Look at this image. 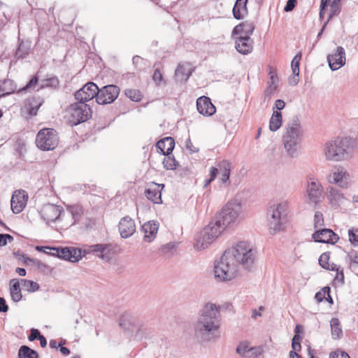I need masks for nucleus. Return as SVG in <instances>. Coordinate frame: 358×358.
Masks as SVG:
<instances>
[{
  "instance_id": "473e14b6",
  "label": "nucleus",
  "mask_w": 358,
  "mask_h": 358,
  "mask_svg": "<svg viewBox=\"0 0 358 358\" xmlns=\"http://www.w3.org/2000/svg\"><path fill=\"white\" fill-rule=\"evenodd\" d=\"M43 100L40 97H34L27 101L26 104L29 115L34 116L36 115L38 108L42 106Z\"/></svg>"
},
{
  "instance_id": "774afa93",
  "label": "nucleus",
  "mask_w": 358,
  "mask_h": 358,
  "mask_svg": "<svg viewBox=\"0 0 358 358\" xmlns=\"http://www.w3.org/2000/svg\"><path fill=\"white\" fill-rule=\"evenodd\" d=\"M344 274L343 271H341L340 272L337 271L336 275L334 278V280L339 281L341 284L344 283Z\"/></svg>"
},
{
  "instance_id": "79ce46f5",
  "label": "nucleus",
  "mask_w": 358,
  "mask_h": 358,
  "mask_svg": "<svg viewBox=\"0 0 358 358\" xmlns=\"http://www.w3.org/2000/svg\"><path fill=\"white\" fill-rule=\"evenodd\" d=\"M24 265H33L36 266L38 270L42 271H45V268H47V266L40 260L29 257H26L24 259Z\"/></svg>"
},
{
  "instance_id": "f257e3e1",
  "label": "nucleus",
  "mask_w": 358,
  "mask_h": 358,
  "mask_svg": "<svg viewBox=\"0 0 358 358\" xmlns=\"http://www.w3.org/2000/svg\"><path fill=\"white\" fill-rule=\"evenodd\" d=\"M257 259V250L250 243L240 241L226 250L220 261L215 264V278L221 282L231 280L236 276L239 266L252 271Z\"/></svg>"
},
{
  "instance_id": "20e7f679",
  "label": "nucleus",
  "mask_w": 358,
  "mask_h": 358,
  "mask_svg": "<svg viewBox=\"0 0 358 358\" xmlns=\"http://www.w3.org/2000/svg\"><path fill=\"white\" fill-rule=\"evenodd\" d=\"M355 149V141L352 138H338L326 143L324 155L327 160L339 162L348 159Z\"/></svg>"
},
{
  "instance_id": "9d476101",
  "label": "nucleus",
  "mask_w": 358,
  "mask_h": 358,
  "mask_svg": "<svg viewBox=\"0 0 358 358\" xmlns=\"http://www.w3.org/2000/svg\"><path fill=\"white\" fill-rule=\"evenodd\" d=\"M84 252L96 254L98 257L105 262L110 261L115 253V246L110 243L92 245L88 248L85 249Z\"/></svg>"
},
{
  "instance_id": "c756f323",
  "label": "nucleus",
  "mask_w": 358,
  "mask_h": 358,
  "mask_svg": "<svg viewBox=\"0 0 358 358\" xmlns=\"http://www.w3.org/2000/svg\"><path fill=\"white\" fill-rule=\"evenodd\" d=\"M217 167L221 173L220 180L224 184H227V186L230 185L229 176L231 172V164L226 160H222L217 164Z\"/></svg>"
},
{
  "instance_id": "a878e982",
  "label": "nucleus",
  "mask_w": 358,
  "mask_h": 358,
  "mask_svg": "<svg viewBox=\"0 0 358 358\" xmlns=\"http://www.w3.org/2000/svg\"><path fill=\"white\" fill-rule=\"evenodd\" d=\"M175 147L174 139L171 137H166L159 141L156 144V148L159 153L163 155H171Z\"/></svg>"
},
{
  "instance_id": "5701e85b",
  "label": "nucleus",
  "mask_w": 358,
  "mask_h": 358,
  "mask_svg": "<svg viewBox=\"0 0 358 358\" xmlns=\"http://www.w3.org/2000/svg\"><path fill=\"white\" fill-rule=\"evenodd\" d=\"M214 241V238L211 236L210 233L205 227L196 238L194 246L196 250H202L207 248Z\"/></svg>"
},
{
  "instance_id": "b1692460",
  "label": "nucleus",
  "mask_w": 358,
  "mask_h": 358,
  "mask_svg": "<svg viewBox=\"0 0 358 358\" xmlns=\"http://www.w3.org/2000/svg\"><path fill=\"white\" fill-rule=\"evenodd\" d=\"M159 224L156 221H148L142 226V231L144 233V239L147 242L152 241L157 234Z\"/></svg>"
},
{
  "instance_id": "13d9d810",
  "label": "nucleus",
  "mask_w": 358,
  "mask_h": 358,
  "mask_svg": "<svg viewBox=\"0 0 358 358\" xmlns=\"http://www.w3.org/2000/svg\"><path fill=\"white\" fill-rule=\"evenodd\" d=\"M292 347L294 352L299 351L301 348V343L299 342V337L295 335L292 339Z\"/></svg>"
},
{
  "instance_id": "bf43d9fd",
  "label": "nucleus",
  "mask_w": 358,
  "mask_h": 358,
  "mask_svg": "<svg viewBox=\"0 0 358 358\" xmlns=\"http://www.w3.org/2000/svg\"><path fill=\"white\" fill-rule=\"evenodd\" d=\"M41 336V334L38 329H32L31 330V334L28 336V339L30 341H33L36 339H38Z\"/></svg>"
},
{
  "instance_id": "2f4dec72",
  "label": "nucleus",
  "mask_w": 358,
  "mask_h": 358,
  "mask_svg": "<svg viewBox=\"0 0 358 358\" xmlns=\"http://www.w3.org/2000/svg\"><path fill=\"white\" fill-rule=\"evenodd\" d=\"M247 3L248 0H236L233 8V15L236 19L241 20L247 14Z\"/></svg>"
},
{
  "instance_id": "7c9ffc66",
  "label": "nucleus",
  "mask_w": 358,
  "mask_h": 358,
  "mask_svg": "<svg viewBox=\"0 0 358 358\" xmlns=\"http://www.w3.org/2000/svg\"><path fill=\"white\" fill-rule=\"evenodd\" d=\"M191 74L192 69L189 64H178L175 72L176 78L180 82L187 81Z\"/></svg>"
},
{
  "instance_id": "cd10ccee",
  "label": "nucleus",
  "mask_w": 358,
  "mask_h": 358,
  "mask_svg": "<svg viewBox=\"0 0 358 358\" xmlns=\"http://www.w3.org/2000/svg\"><path fill=\"white\" fill-rule=\"evenodd\" d=\"M327 199L332 206L338 207L345 201V197L343 194L337 189L331 187L327 188Z\"/></svg>"
},
{
  "instance_id": "37998d69",
  "label": "nucleus",
  "mask_w": 358,
  "mask_h": 358,
  "mask_svg": "<svg viewBox=\"0 0 358 358\" xmlns=\"http://www.w3.org/2000/svg\"><path fill=\"white\" fill-rule=\"evenodd\" d=\"M125 95L133 101H139L142 99V94L138 90L127 89L124 91Z\"/></svg>"
},
{
  "instance_id": "3c124183",
  "label": "nucleus",
  "mask_w": 358,
  "mask_h": 358,
  "mask_svg": "<svg viewBox=\"0 0 358 358\" xmlns=\"http://www.w3.org/2000/svg\"><path fill=\"white\" fill-rule=\"evenodd\" d=\"M270 78L267 83L268 86L278 87V78L276 74L273 73L271 71L269 72Z\"/></svg>"
},
{
  "instance_id": "dca6fc26",
  "label": "nucleus",
  "mask_w": 358,
  "mask_h": 358,
  "mask_svg": "<svg viewBox=\"0 0 358 358\" xmlns=\"http://www.w3.org/2000/svg\"><path fill=\"white\" fill-rule=\"evenodd\" d=\"M28 195L23 190H17L11 197V209L15 214L21 213L27 205Z\"/></svg>"
},
{
  "instance_id": "603ef678",
  "label": "nucleus",
  "mask_w": 358,
  "mask_h": 358,
  "mask_svg": "<svg viewBox=\"0 0 358 358\" xmlns=\"http://www.w3.org/2000/svg\"><path fill=\"white\" fill-rule=\"evenodd\" d=\"M219 169L218 167H214L211 166L210 169V178L206 180L205 187L207 186L209 183H210L213 180H215L217 173H218Z\"/></svg>"
},
{
  "instance_id": "e433bc0d",
  "label": "nucleus",
  "mask_w": 358,
  "mask_h": 358,
  "mask_svg": "<svg viewBox=\"0 0 358 358\" xmlns=\"http://www.w3.org/2000/svg\"><path fill=\"white\" fill-rule=\"evenodd\" d=\"M19 358H38L36 351L31 349L27 345H22L18 351Z\"/></svg>"
},
{
  "instance_id": "e2e57ef3",
  "label": "nucleus",
  "mask_w": 358,
  "mask_h": 358,
  "mask_svg": "<svg viewBox=\"0 0 358 358\" xmlns=\"http://www.w3.org/2000/svg\"><path fill=\"white\" fill-rule=\"evenodd\" d=\"M349 240L352 244H357L358 243V235L356 234L353 230H349Z\"/></svg>"
},
{
  "instance_id": "49530a36",
  "label": "nucleus",
  "mask_w": 358,
  "mask_h": 358,
  "mask_svg": "<svg viewBox=\"0 0 358 358\" xmlns=\"http://www.w3.org/2000/svg\"><path fill=\"white\" fill-rule=\"evenodd\" d=\"M329 259V255L327 253H323L321 255L319 258V263L320 266L325 269H329V264L328 262Z\"/></svg>"
},
{
  "instance_id": "864d4df0",
  "label": "nucleus",
  "mask_w": 358,
  "mask_h": 358,
  "mask_svg": "<svg viewBox=\"0 0 358 358\" xmlns=\"http://www.w3.org/2000/svg\"><path fill=\"white\" fill-rule=\"evenodd\" d=\"M348 256L352 266L353 264L358 265V251L352 250L348 253Z\"/></svg>"
},
{
  "instance_id": "a211bd4d",
  "label": "nucleus",
  "mask_w": 358,
  "mask_h": 358,
  "mask_svg": "<svg viewBox=\"0 0 358 358\" xmlns=\"http://www.w3.org/2000/svg\"><path fill=\"white\" fill-rule=\"evenodd\" d=\"M120 236L123 238H127L132 236L136 231L134 220L129 216L122 217L118 224Z\"/></svg>"
},
{
  "instance_id": "09e8293b",
  "label": "nucleus",
  "mask_w": 358,
  "mask_h": 358,
  "mask_svg": "<svg viewBox=\"0 0 358 358\" xmlns=\"http://www.w3.org/2000/svg\"><path fill=\"white\" fill-rule=\"evenodd\" d=\"M176 244L175 243H169L161 247V252L164 255L172 253L175 250Z\"/></svg>"
},
{
  "instance_id": "ddd939ff",
  "label": "nucleus",
  "mask_w": 358,
  "mask_h": 358,
  "mask_svg": "<svg viewBox=\"0 0 358 358\" xmlns=\"http://www.w3.org/2000/svg\"><path fill=\"white\" fill-rule=\"evenodd\" d=\"M98 93V86L92 82H89L75 93V99L85 103L94 97L96 99Z\"/></svg>"
},
{
  "instance_id": "4468645a",
  "label": "nucleus",
  "mask_w": 358,
  "mask_h": 358,
  "mask_svg": "<svg viewBox=\"0 0 358 358\" xmlns=\"http://www.w3.org/2000/svg\"><path fill=\"white\" fill-rule=\"evenodd\" d=\"M327 59L331 70H338L345 64L346 57L345 49L341 46H338L334 53L327 55Z\"/></svg>"
},
{
  "instance_id": "423d86ee",
  "label": "nucleus",
  "mask_w": 358,
  "mask_h": 358,
  "mask_svg": "<svg viewBox=\"0 0 358 358\" xmlns=\"http://www.w3.org/2000/svg\"><path fill=\"white\" fill-rule=\"evenodd\" d=\"M241 213V203L237 200H232L223 206L215 217L220 220L222 224L227 228L238 220Z\"/></svg>"
},
{
  "instance_id": "a19ab883",
  "label": "nucleus",
  "mask_w": 358,
  "mask_h": 358,
  "mask_svg": "<svg viewBox=\"0 0 358 358\" xmlns=\"http://www.w3.org/2000/svg\"><path fill=\"white\" fill-rule=\"evenodd\" d=\"M165 156L166 157L163 161L164 167L167 170L176 169L179 164L175 159L174 157L171 155H165Z\"/></svg>"
},
{
  "instance_id": "1a4fd4ad",
  "label": "nucleus",
  "mask_w": 358,
  "mask_h": 358,
  "mask_svg": "<svg viewBox=\"0 0 358 358\" xmlns=\"http://www.w3.org/2000/svg\"><path fill=\"white\" fill-rule=\"evenodd\" d=\"M323 187L321 183L317 180L307 182L306 185V202L315 208L321 201L322 197Z\"/></svg>"
},
{
  "instance_id": "72a5a7b5",
  "label": "nucleus",
  "mask_w": 358,
  "mask_h": 358,
  "mask_svg": "<svg viewBox=\"0 0 358 358\" xmlns=\"http://www.w3.org/2000/svg\"><path fill=\"white\" fill-rule=\"evenodd\" d=\"M10 296L15 302H18L22 299V295L20 288V282L16 279H13L10 281Z\"/></svg>"
},
{
  "instance_id": "c9c22d12",
  "label": "nucleus",
  "mask_w": 358,
  "mask_h": 358,
  "mask_svg": "<svg viewBox=\"0 0 358 358\" xmlns=\"http://www.w3.org/2000/svg\"><path fill=\"white\" fill-rule=\"evenodd\" d=\"M331 336L333 339H340L343 335V330L338 318H332L330 321Z\"/></svg>"
},
{
  "instance_id": "f8f14e48",
  "label": "nucleus",
  "mask_w": 358,
  "mask_h": 358,
  "mask_svg": "<svg viewBox=\"0 0 358 358\" xmlns=\"http://www.w3.org/2000/svg\"><path fill=\"white\" fill-rule=\"evenodd\" d=\"M51 255L71 262H77L81 259V250L74 248H53Z\"/></svg>"
},
{
  "instance_id": "f3484780",
  "label": "nucleus",
  "mask_w": 358,
  "mask_h": 358,
  "mask_svg": "<svg viewBox=\"0 0 358 358\" xmlns=\"http://www.w3.org/2000/svg\"><path fill=\"white\" fill-rule=\"evenodd\" d=\"M313 238L316 242L334 244L339 239L338 236L330 229H322L316 231L313 234Z\"/></svg>"
},
{
  "instance_id": "5fc2aeb1",
  "label": "nucleus",
  "mask_w": 358,
  "mask_h": 358,
  "mask_svg": "<svg viewBox=\"0 0 358 358\" xmlns=\"http://www.w3.org/2000/svg\"><path fill=\"white\" fill-rule=\"evenodd\" d=\"M152 80L157 85H159L163 81V76L159 69H156L152 76Z\"/></svg>"
},
{
  "instance_id": "c03bdc74",
  "label": "nucleus",
  "mask_w": 358,
  "mask_h": 358,
  "mask_svg": "<svg viewBox=\"0 0 358 358\" xmlns=\"http://www.w3.org/2000/svg\"><path fill=\"white\" fill-rule=\"evenodd\" d=\"M340 11V3L336 1H333L330 4V13L327 22H329L334 15H338Z\"/></svg>"
},
{
  "instance_id": "de8ad7c7",
  "label": "nucleus",
  "mask_w": 358,
  "mask_h": 358,
  "mask_svg": "<svg viewBox=\"0 0 358 358\" xmlns=\"http://www.w3.org/2000/svg\"><path fill=\"white\" fill-rule=\"evenodd\" d=\"M324 224L323 215L321 212L317 211L314 216V227L317 228Z\"/></svg>"
},
{
  "instance_id": "4d7b16f0",
  "label": "nucleus",
  "mask_w": 358,
  "mask_h": 358,
  "mask_svg": "<svg viewBox=\"0 0 358 358\" xmlns=\"http://www.w3.org/2000/svg\"><path fill=\"white\" fill-rule=\"evenodd\" d=\"M22 281H24L25 284H28L29 285V287L27 288L28 291L35 292L39 289L40 287L37 282L28 280H22Z\"/></svg>"
},
{
  "instance_id": "412c9836",
  "label": "nucleus",
  "mask_w": 358,
  "mask_h": 358,
  "mask_svg": "<svg viewBox=\"0 0 358 358\" xmlns=\"http://www.w3.org/2000/svg\"><path fill=\"white\" fill-rule=\"evenodd\" d=\"M164 187V185L155 182L149 184L145 192L146 197L155 203H161L162 202L161 190Z\"/></svg>"
},
{
  "instance_id": "f03ea898",
  "label": "nucleus",
  "mask_w": 358,
  "mask_h": 358,
  "mask_svg": "<svg viewBox=\"0 0 358 358\" xmlns=\"http://www.w3.org/2000/svg\"><path fill=\"white\" fill-rule=\"evenodd\" d=\"M220 317L219 308L215 303H206L195 324L196 336L202 341H210L213 338L214 332L220 327Z\"/></svg>"
},
{
  "instance_id": "c85d7f7f",
  "label": "nucleus",
  "mask_w": 358,
  "mask_h": 358,
  "mask_svg": "<svg viewBox=\"0 0 358 358\" xmlns=\"http://www.w3.org/2000/svg\"><path fill=\"white\" fill-rule=\"evenodd\" d=\"M206 230L210 233L211 236L216 240L226 229V227L222 224L220 220L215 217L214 220L210 222L208 225L206 227Z\"/></svg>"
},
{
  "instance_id": "0eeeda50",
  "label": "nucleus",
  "mask_w": 358,
  "mask_h": 358,
  "mask_svg": "<svg viewBox=\"0 0 358 358\" xmlns=\"http://www.w3.org/2000/svg\"><path fill=\"white\" fill-rule=\"evenodd\" d=\"M58 142L57 131L50 128L40 130L36 138L37 147L43 150H54L57 146Z\"/></svg>"
},
{
  "instance_id": "9b49d317",
  "label": "nucleus",
  "mask_w": 358,
  "mask_h": 358,
  "mask_svg": "<svg viewBox=\"0 0 358 358\" xmlns=\"http://www.w3.org/2000/svg\"><path fill=\"white\" fill-rule=\"evenodd\" d=\"M120 91V88L115 85H108L101 89L99 88L96 102L101 105L111 103L117 98Z\"/></svg>"
},
{
  "instance_id": "4c0bfd02",
  "label": "nucleus",
  "mask_w": 358,
  "mask_h": 358,
  "mask_svg": "<svg viewBox=\"0 0 358 358\" xmlns=\"http://www.w3.org/2000/svg\"><path fill=\"white\" fill-rule=\"evenodd\" d=\"M256 350L255 348H250L248 341L241 342L236 348V352L238 355L245 357H250L249 352Z\"/></svg>"
},
{
  "instance_id": "7ed1b4c3",
  "label": "nucleus",
  "mask_w": 358,
  "mask_h": 358,
  "mask_svg": "<svg viewBox=\"0 0 358 358\" xmlns=\"http://www.w3.org/2000/svg\"><path fill=\"white\" fill-rule=\"evenodd\" d=\"M303 129L297 115H294L286 124L282 142L287 155L296 157L303 136Z\"/></svg>"
},
{
  "instance_id": "4be33fe9",
  "label": "nucleus",
  "mask_w": 358,
  "mask_h": 358,
  "mask_svg": "<svg viewBox=\"0 0 358 358\" xmlns=\"http://www.w3.org/2000/svg\"><path fill=\"white\" fill-rule=\"evenodd\" d=\"M236 38V49L243 55H247L252 52L253 48V41L248 36L238 35Z\"/></svg>"
},
{
  "instance_id": "58836bf2",
  "label": "nucleus",
  "mask_w": 358,
  "mask_h": 358,
  "mask_svg": "<svg viewBox=\"0 0 358 358\" xmlns=\"http://www.w3.org/2000/svg\"><path fill=\"white\" fill-rule=\"evenodd\" d=\"M15 90V87L11 80H5L0 84L1 96L8 95L13 93Z\"/></svg>"
},
{
  "instance_id": "6e6d98bb",
  "label": "nucleus",
  "mask_w": 358,
  "mask_h": 358,
  "mask_svg": "<svg viewBox=\"0 0 358 358\" xmlns=\"http://www.w3.org/2000/svg\"><path fill=\"white\" fill-rule=\"evenodd\" d=\"M329 358H350L348 353L343 351H336L329 355Z\"/></svg>"
},
{
  "instance_id": "680f3d73",
  "label": "nucleus",
  "mask_w": 358,
  "mask_h": 358,
  "mask_svg": "<svg viewBox=\"0 0 358 358\" xmlns=\"http://www.w3.org/2000/svg\"><path fill=\"white\" fill-rule=\"evenodd\" d=\"M185 145H186V148L187 150H188L189 151L190 153H193V152H196L198 151V149L196 148L191 140L189 138L187 139L186 141H185Z\"/></svg>"
},
{
  "instance_id": "ea45409f",
  "label": "nucleus",
  "mask_w": 358,
  "mask_h": 358,
  "mask_svg": "<svg viewBox=\"0 0 358 358\" xmlns=\"http://www.w3.org/2000/svg\"><path fill=\"white\" fill-rule=\"evenodd\" d=\"M59 85V80L57 77L54 76L50 78L43 79L40 84V88L43 89L45 87L57 88Z\"/></svg>"
},
{
  "instance_id": "8fccbe9b",
  "label": "nucleus",
  "mask_w": 358,
  "mask_h": 358,
  "mask_svg": "<svg viewBox=\"0 0 358 358\" xmlns=\"http://www.w3.org/2000/svg\"><path fill=\"white\" fill-rule=\"evenodd\" d=\"M28 55V49L25 47L23 43H20L18 49L16 51L15 55L18 58H24Z\"/></svg>"
},
{
  "instance_id": "6ab92c4d",
  "label": "nucleus",
  "mask_w": 358,
  "mask_h": 358,
  "mask_svg": "<svg viewBox=\"0 0 358 358\" xmlns=\"http://www.w3.org/2000/svg\"><path fill=\"white\" fill-rule=\"evenodd\" d=\"M196 107L199 113L205 116H211L216 111V108L210 99L204 96L197 99Z\"/></svg>"
},
{
  "instance_id": "39448f33",
  "label": "nucleus",
  "mask_w": 358,
  "mask_h": 358,
  "mask_svg": "<svg viewBox=\"0 0 358 358\" xmlns=\"http://www.w3.org/2000/svg\"><path fill=\"white\" fill-rule=\"evenodd\" d=\"M288 213L289 202L287 201H281L271 206L267 212L268 224L270 229L275 233L282 230L287 222Z\"/></svg>"
},
{
  "instance_id": "2eb2a0df",
  "label": "nucleus",
  "mask_w": 358,
  "mask_h": 358,
  "mask_svg": "<svg viewBox=\"0 0 358 358\" xmlns=\"http://www.w3.org/2000/svg\"><path fill=\"white\" fill-rule=\"evenodd\" d=\"M62 211V208L59 206L48 203L42 207L40 214L41 217L47 223H49L57 220L61 215Z\"/></svg>"
},
{
  "instance_id": "6e6552de",
  "label": "nucleus",
  "mask_w": 358,
  "mask_h": 358,
  "mask_svg": "<svg viewBox=\"0 0 358 358\" xmlns=\"http://www.w3.org/2000/svg\"><path fill=\"white\" fill-rule=\"evenodd\" d=\"M69 113L71 114V122L74 125L87 121L92 116V110L90 106L79 101L70 106Z\"/></svg>"
},
{
  "instance_id": "aec40b11",
  "label": "nucleus",
  "mask_w": 358,
  "mask_h": 358,
  "mask_svg": "<svg viewBox=\"0 0 358 358\" xmlns=\"http://www.w3.org/2000/svg\"><path fill=\"white\" fill-rule=\"evenodd\" d=\"M350 175L342 166H335L332 171L333 182L338 185L341 187L347 188Z\"/></svg>"
},
{
  "instance_id": "69168bd1",
  "label": "nucleus",
  "mask_w": 358,
  "mask_h": 358,
  "mask_svg": "<svg viewBox=\"0 0 358 358\" xmlns=\"http://www.w3.org/2000/svg\"><path fill=\"white\" fill-rule=\"evenodd\" d=\"M8 310V306L6 303V300L3 297H0V313H6Z\"/></svg>"
},
{
  "instance_id": "052dcab7",
  "label": "nucleus",
  "mask_w": 358,
  "mask_h": 358,
  "mask_svg": "<svg viewBox=\"0 0 358 358\" xmlns=\"http://www.w3.org/2000/svg\"><path fill=\"white\" fill-rule=\"evenodd\" d=\"M296 2V0H287V3L284 8V10L285 12L292 11L295 7Z\"/></svg>"
},
{
  "instance_id": "a18cd8bd",
  "label": "nucleus",
  "mask_w": 358,
  "mask_h": 358,
  "mask_svg": "<svg viewBox=\"0 0 358 358\" xmlns=\"http://www.w3.org/2000/svg\"><path fill=\"white\" fill-rule=\"evenodd\" d=\"M276 90L277 88L275 87L268 85L264 91V101L268 103L271 99L272 96L275 94Z\"/></svg>"
},
{
  "instance_id": "0e129e2a",
  "label": "nucleus",
  "mask_w": 358,
  "mask_h": 358,
  "mask_svg": "<svg viewBox=\"0 0 358 358\" xmlns=\"http://www.w3.org/2000/svg\"><path fill=\"white\" fill-rule=\"evenodd\" d=\"M38 80L37 76H34L29 80V82L26 85V86L23 88V90H27V89L34 87L36 86V85L37 84Z\"/></svg>"
},
{
  "instance_id": "f704fd0d",
  "label": "nucleus",
  "mask_w": 358,
  "mask_h": 358,
  "mask_svg": "<svg viewBox=\"0 0 358 358\" xmlns=\"http://www.w3.org/2000/svg\"><path fill=\"white\" fill-rule=\"evenodd\" d=\"M282 114L280 111L273 110L269 122V129L272 131H276L282 125Z\"/></svg>"
},
{
  "instance_id": "393cba45",
  "label": "nucleus",
  "mask_w": 358,
  "mask_h": 358,
  "mask_svg": "<svg viewBox=\"0 0 358 358\" xmlns=\"http://www.w3.org/2000/svg\"><path fill=\"white\" fill-rule=\"evenodd\" d=\"M255 28V26L252 22L245 21L234 28L232 35L234 37L238 35L250 37V36L253 34Z\"/></svg>"
},
{
  "instance_id": "338daca9",
  "label": "nucleus",
  "mask_w": 358,
  "mask_h": 358,
  "mask_svg": "<svg viewBox=\"0 0 358 358\" xmlns=\"http://www.w3.org/2000/svg\"><path fill=\"white\" fill-rule=\"evenodd\" d=\"M285 101L282 99H278L275 102V107L273 108V109L276 108L278 110H281L285 108Z\"/></svg>"
},
{
  "instance_id": "bb28decb",
  "label": "nucleus",
  "mask_w": 358,
  "mask_h": 358,
  "mask_svg": "<svg viewBox=\"0 0 358 358\" xmlns=\"http://www.w3.org/2000/svg\"><path fill=\"white\" fill-rule=\"evenodd\" d=\"M301 59V53L296 54L291 63V67L293 73V76H291L289 78V85L291 86H295L298 84L299 79V64L300 60Z\"/></svg>"
}]
</instances>
